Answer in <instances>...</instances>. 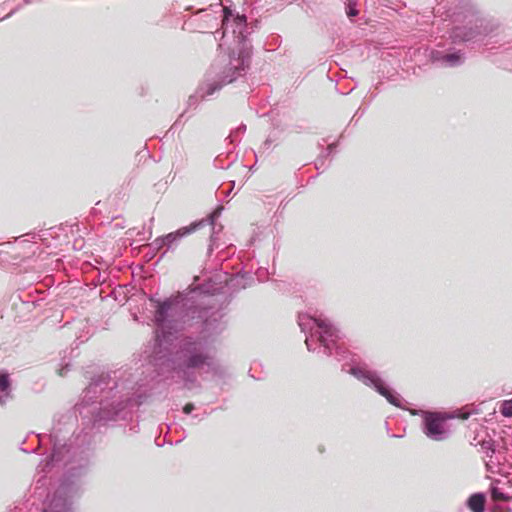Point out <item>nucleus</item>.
I'll list each match as a JSON object with an SVG mask.
<instances>
[{"instance_id": "f257e3e1", "label": "nucleus", "mask_w": 512, "mask_h": 512, "mask_svg": "<svg viewBox=\"0 0 512 512\" xmlns=\"http://www.w3.org/2000/svg\"><path fill=\"white\" fill-rule=\"evenodd\" d=\"M350 373L357 377L358 379H363L369 381L376 390L384 396L391 404L395 406H399V399L396 395H394L388 388H386L381 379L374 373L364 371L359 368H352Z\"/></svg>"}, {"instance_id": "f03ea898", "label": "nucleus", "mask_w": 512, "mask_h": 512, "mask_svg": "<svg viewBox=\"0 0 512 512\" xmlns=\"http://www.w3.org/2000/svg\"><path fill=\"white\" fill-rule=\"evenodd\" d=\"M213 356L208 352H202L194 349L190 352L189 356L185 361L187 368H202L203 366L211 365Z\"/></svg>"}, {"instance_id": "7ed1b4c3", "label": "nucleus", "mask_w": 512, "mask_h": 512, "mask_svg": "<svg viewBox=\"0 0 512 512\" xmlns=\"http://www.w3.org/2000/svg\"><path fill=\"white\" fill-rule=\"evenodd\" d=\"M428 436L440 435L444 432L443 421L436 415L430 414L425 419Z\"/></svg>"}, {"instance_id": "20e7f679", "label": "nucleus", "mask_w": 512, "mask_h": 512, "mask_svg": "<svg viewBox=\"0 0 512 512\" xmlns=\"http://www.w3.org/2000/svg\"><path fill=\"white\" fill-rule=\"evenodd\" d=\"M485 502V496L481 493H476L469 497L467 505L472 512H484Z\"/></svg>"}, {"instance_id": "39448f33", "label": "nucleus", "mask_w": 512, "mask_h": 512, "mask_svg": "<svg viewBox=\"0 0 512 512\" xmlns=\"http://www.w3.org/2000/svg\"><path fill=\"white\" fill-rule=\"evenodd\" d=\"M190 232H191V229H189L187 227H183V228L177 230L176 232H172V233H169L166 236H164L162 238V244L169 246L176 240L180 239L181 237L188 235Z\"/></svg>"}, {"instance_id": "423d86ee", "label": "nucleus", "mask_w": 512, "mask_h": 512, "mask_svg": "<svg viewBox=\"0 0 512 512\" xmlns=\"http://www.w3.org/2000/svg\"><path fill=\"white\" fill-rule=\"evenodd\" d=\"M10 382L7 374L0 375V403L9 395Z\"/></svg>"}, {"instance_id": "0eeeda50", "label": "nucleus", "mask_w": 512, "mask_h": 512, "mask_svg": "<svg viewBox=\"0 0 512 512\" xmlns=\"http://www.w3.org/2000/svg\"><path fill=\"white\" fill-rule=\"evenodd\" d=\"M500 412L505 417H512V398L501 403Z\"/></svg>"}, {"instance_id": "6e6552de", "label": "nucleus", "mask_w": 512, "mask_h": 512, "mask_svg": "<svg viewBox=\"0 0 512 512\" xmlns=\"http://www.w3.org/2000/svg\"><path fill=\"white\" fill-rule=\"evenodd\" d=\"M491 498L494 501H508L509 500V497L506 496L502 491H500L496 487H493L491 490Z\"/></svg>"}, {"instance_id": "1a4fd4ad", "label": "nucleus", "mask_w": 512, "mask_h": 512, "mask_svg": "<svg viewBox=\"0 0 512 512\" xmlns=\"http://www.w3.org/2000/svg\"><path fill=\"white\" fill-rule=\"evenodd\" d=\"M317 326L327 334L331 333V326L323 320L315 319Z\"/></svg>"}, {"instance_id": "9d476101", "label": "nucleus", "mask_w": 512, "mask_h": 512, "mask_svg": "<svg viewBox=\"0 0 512 512\" xmlns=\"http://www.w3.org/2000/svg\"><path fill=\"white\" fill-rule=\"evenodd\" d=\"M357 14H358V10L355 7L351 6V4H349L348 5V10H347V15L349 17H354Z\"/></svg>"}, {"instance_id": "9b49d317", "label": "nucleus", "mask_w": 512, "mask_h": 512, "mask_svg": "<svg viewBox=\"0 0 512 512\" xmlns=\"http://www.w3.org/2000/svg\"><path fill=\"white\" fill-rule=\"evenodd\" d=\"M446 60L452 63H455L459 60V56L456 54H449L446 56Z\"/></svg>"}, {"instance_id": "f8f14e48", "label": "nucleus", "mask_w": 512, "mask_h": 512, "mask_svg": "<svg viewBox=\"0 0 512 512\" xmlns=\"http://www.w3.org/2000/svg\"><path fill=\"white\" fill-rule=\"evenodd\" d=\"M194 409V405L192 403H187L184 408H183V412L185 414H189L191 413V411Z\"/></svg>"}]
</instances>
